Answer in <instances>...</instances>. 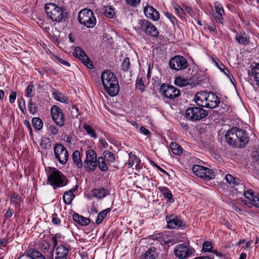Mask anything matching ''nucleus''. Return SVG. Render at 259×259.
Wrapping results in <instances>:
<instances>
[{"instance_id": "1", "label": "nucleus", "mask_w": 259, "mask_h": 259, "mask_svg": "<svg viewBox=\"0 0 259 259\" xmlns=\"http://www.w3.org/2000/svg\"><path fill=\"white\" fill-rule=\"evenodd\" d=\"M225 140L230 146L243 148L248 143L249 137L245 131L233 127L225 134Z\"/></svg>"}, {"instance_id": "2", "label": "nucleus", "mask_w": 259, "mask_h": 259, "mask_svg": "<svg viewBox=\"0 0 259 259\" xmlns=\"http://www.w3.org/2000/svg\"><path fill=\"white\" fill-rule=\"evenodd\" d=\"M101 79L104 88L107 93L111 97L116 96L119 91V85L115 74L110 70L103 71Z\"/></svg>"}, {"instance_id": "3", "label": "nucleus", "mask_w": 259, "mask_h": 259, "mask_svg": "<svg viewBox=\"0 0 259 259\" xmlns=\"http://www.w3.org/2000/svg\"><path fill=\"white\" fill-rule=\"evenodd\" d=\"M194 100L198 106L208 108H214L220 104V100L215 94L206 92L197 93Z\"/></svg>"}, {"instance_id": "4", "label": "nucleus", "mask_w": 259, "mask_h": 259, "mask_svg": "<svg viewBox=\"0 0 259 259\" xmlns=\"http://www.w3.org/2000/svg\"><path fill=\"white\" fill-rule=\"evenodd\" d=\"M45 10L47 16L54 21L60 22L65 19L66 14L65 10L53 3L47 4Z\"/></svg>"}, {"instance_id": "5", "label": "nucleus", "mask_w": 259, "mask_h": 259, "mask_svg": "<svg viewBox=\"0 0 259 259\" xmlns=\"http://www.w3.org/2000/svg\"><path fill=\"white\" fill-rule=\"evenodd\" d=\"M77 19L80 24L88 28L94 27L96 23V19L92 11L84 9L78 14Z\"/></svg>"}, {"instance_id": "6", "label": "nucleus", "mask_w": 259, "mask_h": 259, "mask_svg": "<svg viewBox=\"0 0 259 259\" xmlns=\"http://www.w3.org/2000/svg\"><path fill=\"white\" fill-rule=\"evenodd\" d=\"M67 181V178L58 170L52 171L48 176L47 183L52 186L54 189L66 185Z\"/></svg>"}, {"instance_id": "7", "label": "nucleus", "mask_w": 259, "mask_h": 259, "mask_svg": "<svg viewBox=\"0 0 259 259\" xmlns=\"http://www.w3.org/2000/svg\"><path fill=\"white\" fill-rule=\"evenodd\" d=\"M85 159L84 161L83 167L87 171H94L97 166V157L96 152L92 149L85 152Z\"/></svg>"}, {"instance_id": "8", "label": "nucleus", "mask_w": 259, "mask_h": 259, "mask_svg": "<svg viewBox=\"0 0 259 259\" xmlns=\"http://www.w3.org/2000/svg\"><path fill=\"white\" fill-rule=\"evenodd\" d=\"M207 115V111L200 107H190L186 111V117L192 121L200 120Z\"/></svg>"}, {"instance_id": "9", "label": "nucleus", "mask_w": 259, "mask_h": 259, "mask_svg": "<svg viewBox=\"0 0 259 259\" xmlns=\"http://www.w3.org/2000/svg\"><path fill=\"white\" fill-rule=\"evenodd\" d=\"M169 66L173 70H182L188 67V61L184 57L177 55L170 59Z\"/></svg>"}, {"instance_id": "10", "label": "nucleus", "mask_w": 259, "mask_h": 259, "mask_svg": "<svg viewBox=\"0 0 259 259\" xmlns=\"http://www.w3.org/2000/svg\"><path fill=\"white\" fill-rule=\"evenodd\" d=\"M56 159L62 164H65L68 159L69 154L67 149L62 144L57 143L54 148Z\"/></svg>"}, {"instance_id": "11", "label": "nucleus", "mask_w": 259, "mask_h": 259, "mask_svg": "<svg viewBox=\"0 0 259 259\" xmlns=\"http://www.w3.org/2000/svg\"><path fill=\"white\" fill-rule=\"evenodd\" d=\"M192 170L196 176L206 180L213 179L215 177L212 169L199 165H194Z\"/></svg>"}, {"instance_id": "12", "label": "nucleus", "mask_w": 259, "mask_h": 259, "mask_svg": "<svg viewBox=\"0 0 259 259\" xmlns=\"http://www.w3.org/2000/svg\"><path fill=\"white\" fill-rule=\"evenodd\" d=\"M194 252L193 248L182 243L176 245L174 249L175 255L180 259L186 258Z\"/></svg>"}, {"instance_id": "13", "label": "nucleus", "mask_w": 259, "mask_h": 259, "mask_svg": "<svg viewBox=\"0 0 259 259\" xmlns=\"http://www.w3.org/2000/svg\"><path fill=\"white\" fill-rule=\"evenodd\" d=\"M162 95L166 98L174 99L180 95V91L175 87L163 84L160 88Z\"/></svg>"}, {"instance_id": "14", "label": "nucleus", "mask_w": 259, "mask_h": 259, "mask_svg": "<svg viewBox=\"0 0 259 259\" xmlns=\"http://www.w3.org/2000/svg\"><path fill=\"white\" fill-rule=\"evenodd\" d=\"M51 113L55 123L60 127L63 126L65 120L62 110L57 106H53L51 108Z\"/></svg>"}, {"instance_id": "15", "label": "nucleus", "mask_w": 259, "mask_h": 259, "mask_svg": "<svg viewBox=\"0 0 259 259\" xmlns=\"http://www.w3.org/2000/svg\"><path fill=\"white\" fill-rule=\"evenodd\" d=\"M74 55L81 60L88 68L92 69L93 68L92 62L90 61L88 56L80 47H77L75 48Z\"/></svg>"}, {"instance_id": "16", "label": "nucleus", "mask_w": 259, "mask_h": 259, "mask_svg": "<svg viewBox=\"0 0 259 259\" xmlns=\"http://www.w3.org/2000/svg\"><path fill=\"white\" fill-rule=\"evenodd\" d=\"M144 12L145 16L149 19L154 21H156L159 19V14L158 12L153 7L150 6H147L144 9Z\"/></svg>"}, {"instance_id": "17", "label": "nucleus", "mask_w": 259, "mask_h": 259, "mask_svg": "<svg viewBox=\"0 0 259 259\" xmlns=\"http://www.w3.org/2000/svg\"><path fill=\"white\" fill-rule=\"evenodd\" d=\"M166 220L167 227L169 229H176L180 227L182 225V221L178 217H173L172 215L167 216Z\"/></svg>"}, {"instance_id": "18", "label": "nucleus", "mask_w": 259, "mask_h": 259, "mask_svg": "<svg viewBox=\"0 0 259 259\" xmlns=\"http://www.w3.org/2000/svg\"><path fill=\"white\" fill-rule=\"evenodd\" d=\"M150 22L146 20H140L137 26L135 29L137 33L142 34L143 32L148 35V27L150 26Z\"/></svg>"}, {"instance_id": "19", "label": "nucleus", "mask_w": 259, "mask_h": 259, "mask_svg": "<svg viewBox=\"0 0 259 259\" xmlns=\"http://www.w3.org/2000/svg\"><path fill=\"white\" fill-rule=\"evenodd\" d=\"M69 249L64 245H60L56 247V256L55 259H67Z\"/></svg>"}, {"instance_id": "20", "label": "nucleus", "mask_w": 259, "mask_h": 259, "mask_svg": "<svg viewBox=\"0 0 259 259\" xmlns=\"http://www.w3.org/2000/svg\"><path fill=\"white\" fill-rule=\"evenodd\" d=\"M92 192L93 196L98 199L103 198L108 194V191L104 188L94 189Z\"/></svg>"}, {"instance_id": "21", "label": "nucleus", "mask_w": 259, "mask_h": 259, "mask_svg": "<svg viewBox=\"0 0 259 259\" xmlns=\"http://www.w3.org/2000/svg\"><path fill=\"white\" fill-rule=\"evenodd\" d=\"M26 253L27 256L32 259H46L40 252L33 248L28 249Z\"/></svg>"}, {"instance_id": "22", "label": "nucleus", "mask_w": 259, "mask_h": 259, "mask_svg": "<svg viewBox=\"0 0 259 259\" xmlns=\"http://www.w3.org/2000/svg\"><path fill=\"white\" fill-rule=\"evenodd\" d=\"M73 219L75 222L82 226L87 225L90 223V220L89 219L80 215L76 213L73 214Z\"/></svg>"}, {"instance_id": "23", "label": "nucleus", "mask_w": 259, "mask_h": 259, "mask_svg": "<svg viewBox=\"0 0 259 259\" xmlns=\"http://www.w3.org/2000/svg\"><path fill=\"white\" fill-rule=\"evenodd\" d=\"M74 192V189H71L69 191L64 193L63 199L64 203L66 204L69 205L72 203V201L75 197V195L73 193Z\"/></svg>"}, {"instance_id": "24", "label": "nucleus", "mask_w": 259, "mask_h": 259, "mask_svg": "<svg viewBox=\"0 0 259 259\" xmlns=\"http://www.w3.org/2000/svg\"><path fill=\"white\" fill-rule=\"evenodd\" d=\"M72 159L74 164L77 168H81L83 166L82 162L80 158V152L78 150H75L72 154Z\"/></svg>"}, {"instance_id": "25", "label": "nucleus", "mask_w": 259, "mask_h": 259, "mask_svg": "<svg viewBox=\"0 0 259 259\" xmlns=\"http://www.w3.org/2000/svg\"><path fill=\"white\" fill-rule=\"evenodd\" d=\"M235 39L239 44L246 45L249 43V37L245 33L237 34L235 36Z\"/></svg>"}, {"instance_id": "26", "label": "nucleus", "mask_w": 259, "mask_h": 259, "mask_svg": "<svg viewBox=\"0 0 259 259\" xmlns=\"http://www.w3.org/2000/svg\"><path fill=\"white\" fill-rule=\"evenodd\" d=\"M156 248L154 247L149 248L141 256V259H155L156 256Z\"/></svg>"}, {"instance_id": "27", "label": "nucleus", "mask_w": 259, "mask_h": 259, "mask_svg": "<svg viewBox=\"0 0 259 259\" xmlns=\"http://www.w3.org/2000/svg\"><path fill=\"white\" fill-rule=\"evenodd\" d=\"M102 157L108 163H113L115 160L114 155L109 150L104 151Z\"/></svg>"}, {"instance_id": "28", "label": "nucleus", "mask_w": 259, "mask_h": 259, "mask_svg": "<svg viewBox=\"0 0 259 259\" xmlns=\"http://www.w3.org/2000/svg\"><path fill=\"white\" fill-rule=\"evenodd\" d=\"M172 153L177 155H180L183 153V149L177 143L172 142L170 145Z\"/></svg>"}, {"instance_id": "29", "label": "nucleus", "mask_w": 259, "mask_h": 259, "mask_svg": "<svg viewBox=\"0 0 259 259\" xmlns=\"http://www.w3.org/2000/svg\"><path fill=\"white\" fill-rule=\"evenodd\" d=\"M251 74L257 87H259V63L257 64L251 70Z\"/></svg>"}, {"instance_id": "30", "label": "nucleus", "mask_w": 259, "mask_h": 259, "mask_svg": "<svg viewBox=\"0 0 259 259\" xmlns=\"http://www.w3.org/2000/svg\"><path fill=\"white\" fill-rule=\"evenodd\" d=\"M105 160L102 158V157L100 156L98 157L97 161V165H98L100 169L103 171H106L108 169V164L105 162Z\"/></svg>"}, {"instance_id": "31", "label": "nucleus", "mask_w": 259, "mask_h": 259, "mask_svg": "<svg viewBox=\"0 0 259 259\" xmlns=\"http://www.w3.org/2000/svg\"><path fill=\"white\" fill-rule=\"evenodd\" d=\"M111 210L110 208H108L100 212L97 216V218L96 220V223L97 224H100L101 223L102 221L104 219V218L106 217L107 213L109 212Z\"/></svg>"}, {"instance_id": "32", "label": "nucleus", "mask_w": 259, "mask_h": 259, "mask_svg": "<svg viewBox=\"0 0 259 259\" xmlns=\"http://www.w3.org/2000/svg\"><path fill=\"white\" fill-rule=\"evenodd\" d=\"M158 190L162 193L164 198L168 200L172 198V195L170 191L166 187H160Z\"/></svg>"}, {"instance_id": "33", "label": "nucleus", "mask_w": 259, "mask_h": 259, "mask_svg": "<svg viewBox=\"0 0 259 259\" xmlns=\"http://www.w3.org/2000/svg\"><path fill=\"white\" fill-rule=\"evenodd\" d=\"M175 84L179 87H183L189 84L188 79H186L181 76H177L175 79Z\"/></svg>"}, {"instance_id": "34", "label": "nucleus", "mask_w": 259, "mask_h": 259, "mask_svg": "<svg viewBox=\"0 0 259 259\" xmlns=\"http://www.w3.org/2000/svg\"><path fill=\"white\" fill-rule=\"evenodd\" d=\"M103 12L104 15L109 18H112L114 17L115 12L113 8L111 6H105L103 8Z\"/></svg>"}, {"instance_id": "35", "label": "nucleus", "mask_w": 259, "mask_h": 259, "mask_svg": "<svg viewBox=\"0 0 259 259\" xmlns=\"http://www.w3.org/2000/svg\"><path fill=\"white\" fill-rule=\"evenodd\" d=\"M158 35L159 32L158 31L156 27L150 22V26L148 27V35L152 37H157Z\"/></svg>"}, {"instance_id": "36", "label": "nucleus", "mask_w": 259, "mask_h": 259, "mask_svg": "<svg viewBox=\"0 0 259 259\" xmlns=\"http://www.w3.org/2000/svg\"><path fill=\"white\" fill-rule=\"evenodd\" d=\"M53 96L55 100L60 102L68 103L69 102L68 98L60 92L54 93Z\"/></svg>"}, {"instance_id": "37", "label": "nucleus", "mask_w": 259, "mask_h": 259, "mask_svg": "<svg viewBox=\"0 0 259 259\" xmlns=\"http://www.w3.org/2000/svg\"><path fill=\"white\" fill-rule=\"evenodd\" d=\"M32 124L34 128L40 130L43 126V122L39 117H34L32 119Z\"/></svg>"}, {"instance_id": "38", "label": "nucleus", "mask_w": 259, "mask_h": 259, "mask_svg": "<svg viewBox=\"0 0 259 259\" xmlns=\"http://www.w3.org/2000/svg\"><path fill=\"white\" fill-rule=\"evenodd\" d=\"M40 145L43 149H50L51 147V141L50 139L47 137H42L41 139Z\"/></svg>"}, {"instance_id": "39", "label": "nucleus", "mask_w": 259, "mask_h": 259, "mask_svg": "<svg viewBox=\"0 0 259 259\" xmlns=\"http://www.w3.org/2000/svg\"><path fill=\"white\" fill-rule=\"evenodd\" d=\"M21 201L22 200L19 195L16 193H13L12 195L11 201L16 207L20 205Z\"/></svg>"}, {"instance_id": "40", "label": "nucleus", "mask_w": 259, "mask_h": 259, "mask_svg": "<svg viewBox=\"0 0 259 259\" xmlns=\"http://www.w3.org/2000/svg\"><path fill=\"white\" fill-rule=\"evenodd\" d=\"M83 128L86 131L87 133L93 138L96 139L97 136L95 133L93 128L89 125L84 124L83 125Z\"/></svg>"}, {"instance_id": "41", "label": "nucleus", "mask_w": 259, "mask_h": 259, "mask_svg": "<svg viewBox=\"0 0 259 259\" xmlns=\"http://www.w3.org/2000/svg\"><path fill=\"white\" fill-rule=\"evenodd\" d=\"M243 190V195L245 198L248 199L252 201L253 197L255 196V195L253 192V191L251 189H247V190H245V187H244V189H242Z\"/></svg>"}, {"instance_id": "42", "label": "nucleus", "mask_w": 259, "mask_h": 259, "mask_svg": "<svg viewBox=\"0 0 259 259\" xmlns=\"http://www.w3.org/2000/svg\"><path fill=\"white\" fill-rule=\"evenodd\" d=\"M212 244L208 241H205L202 244V250L205 252H210L212 251Z\"/></svg>"}, {"instance_id": "43", "label": "nucleus", "mask_w": 259, "mask_h": 259, "mask_svg": "<svg viewBox=\"0 0 259 259\" xmlns=\"http://www.w3.org/2000/svg\"><path fill=\"white\" fill-rule=\"evenodd\" d=\"M230 184L232 185L233 187L239 186L240 187V189H244V186L242 184L241 180L238 178L234 177V180H232V182L230 183Z\"/></svg>"}, {"instance_id": "44", "label": "nucleus", "mask_w": 259, "mask_h": 259, "mask_svg": "<svg viewBox=\"0 0 259 259\" xmlns=\"http://www.w3.org/2000/svg\"><path fill=\"white\" fill-rule=\"evenodd\" d=\"M230 184L232 185L233 187L239 186L240 187V189H244V186L242 184L241 180L238 178L234 177V180H232V182L230 183Z\"/></svg>"}, {"instance_id": "45", "label": "nucleus", "mask_w": 259, "mask_h": 259, "mask_svg": "<svg viewBox=\"0 0 259 259\" xmlns=\"http://www.w3.org/2000/svg\"><path fill=\"white\" fill-rule=\"evenodd\" d=\"M28 109L30 113L32 114H34L37 110V108L36 106V105L32 102V100H29V104H28Z\"/></svg>"}, {"instance_id": "46", "label": "nucleus", "mask_w": 259, "mask_h": 259, "mask_svg": "<svg viewBox=\"0 0 259 259\" xmlns=\"http://www.w3.org/2000/svg\"><path fill=\"white\" fill-rule=\"evenodd\" d=\"M211 59L213 63L220 69L221 71L223 70V69H225V66L218 59L212 57Z\"/></svg>"}, {"instance_id": "47", "label": "nucleus", "mask_w": 259, "mask_h": 259, "mask_svg": "<svg viewBox=\"0 0 259 259\" xmlns=\"http://www.w3.org/2000/svg\"><path fill=\"white\" fill-rule=\"evenodd\" d=\"M136 87L137 89L140 90L142 92L144 91L145 87L142 78H138L137 79Z\"/></svg>"}, {"instance_id": "48", "label": "nucleus", "mask_w": 259, "mask_h": 259, "mask_svg": "<svg viewBox=\"0 0 259 259\" xmlns=\"http://www.w3.org/2000/svg\"><path fill=\"white\" fill-rule=\"evenodd\" d=\"M130 66V62L128 58H126L121 64V69L123 71H127Z\"/></svg>"}, {"instance_id": "49", "label": "nucleus", "mask_w": 259, "mask_h": 259, "mask_svg": "<svg viewBox=\"0 0 259 259\" xmlns=\"http://www.w3.org/2000/svg\"><path fill=\"white\" fill-rule=\"evenodd\" d=\"M136 160V156L133 154L132 153H129V159L127 162L128 167L129 168L132 167Z\"/></svg>"}, {"instance_id": "50", "label": "nucleus", "mask_w": 259, "mask_h": 259, "mask_svg": "<svg viewBox=\"0 0 259 259\" xmlns=\"http://www.w3.org/2000/svg\"><path fill=\"white\" fill-rule=\"evenodd\" d=\"M214 7L215 9V13L218 14H224V9L223 6L221 4L218 2L214 3Z\"/></svg>"}, {"instance_id": "51", "label": "nucleus", "mask_w": 259, "mask_h": 259, "mask_svg": "<svg viewBox=\"0 0 259 259\" xmlns=\"http://www.w3.org/2000/svg\"><path fill=\"white\" fill-rule=\"evenodd\" d=\"M48 130L49 132L53 135H56L58 133L59 130L54 124H50Z\"/></svg>"}, {"instance_id": "52", "label": "nucleus", "mask_w": 259, "mask_h": 259, "mask_svg": "<svg viewBox=\"0 0 259 259\" xmlns=\"http://www.w3.org/2000/svg\"><path fill=\"white\" fill-rule=\"evenodd\" d=\"M164 15L167 18L173 25L177 22L176 18L169 12H165Z\"/></svg>"}, {"instance_id": "53", "label": "nucleus", "mask_w": 259, "mask_h": 259, "mask_svg": "<svg viewBox=\"0 0 259 259\" xmlns=\"http://www.w3.org/2000/svg\"><path fill=\"white\" fill-rule=\"evenodd\" d=\"M33 85L32 84L28 85L26 89V96L30 98L33 96L32 95V89Z\"/></svg>"}, {"instance_id": "54", "label": "nucleus", "mask_w": 259, "mask_h": 259, "mask_svg": "<svg viewBox=\"0 0 259 259\" xmlns=\"http://www.w3.org/2000/svg\"><path fill=\"white\" fill-rule=\"evenodd\" d=\"M251 204L256 207H259V195H255L251 201Z\"/></svg>"}, {"instance_id": "55", "label": "nucleus", "mask_w": 259, "mask_h": 259, "mask_svg": "<svg viewBox=\"0 0 259 259\" xmlns=\"http://www.w3.org/2000/svg\"><path fill=\"white\" fill-rule=\"evenodd\" d=\"M174 8L180 16H182V15L184 14V10L178 5L175 4Z\"/></svg>"}, {"instance_id": "56", "label": "nucleus", "mask_w": 259, "mask_h": 259, "mask_svg": "<svg viewBox=\"0 0 259 259\" xmlns=\"http://www.w3.org/2000/svg\"><path fill=\"white\" fill-rule=\"evenodd\" d=\"M126 3L131 6H137L140 2V0H125Z\"/></svg>"}, {"instance_id": "57", "label": "nucleus", "mask_w": 259, "mask_h": 259, "mask_svg": "<svg viewBox=\"0 0 259 259\" xmlns=\"http://www.w3.org/2000/svg\"><path fill=\"white\" fill-rule=\"evenodd\" d=\"M55 58L60 63L64 65L65 66H70V64L68 62L63 60L62 58H60L59 57H55Z\"/></svg>"}, {"instance_id": "58", "label": "nucleus", "mask_w": 259, "mask_h": 259, "mask_svg": "<svg viewBox=\"0 0 259 259\" xmlns=\"http://www.w3.org/2000/svg\"><path fill=\"white\" fill-rule=\"evenodd\" d=\"M16 93L15 92H11L9 97V101L11 103H13L16 99Z\"/></svg>"}, {"instance_id": "59", "label": "nucleus", "mask_w": 259, "mask_h": 259, "mask_svg": "<svg viewBox=\"0 0 259 259\" xmlns=\"http://www.w3.org/2000/svg\"><path fill=\"white\" fill-rule=\"evenodd\" d=\"M221 71L223 72L232 82V78L234 79L233 76L228 69L225 67V69H223V70H221Z\"/></svg>"}, {"instance_id": "60", "label": "nucleus", "mask_w": 259, "mask_h": 259, "mask_svg": "<svg viewBox=\"0 0 259 259\" xmlns=\"http://www.w3.org/2000/svg\"><path fill=\"white\" fill-rule=\"evenodd\" d=\"M252 156L256 161H259V147H258L255 151L252 152Z\"/></svg>"}, {"instance_id": "61", "label": "nucleus", "mask_w": 259, "mask_h": 259, "mask_svg": "<svg viewBox=\"0 0 259 259\" xmlns=\"http://www.w3.org/2000/svg\"><path fill=\"white\" fill-rule=\"evenodd\" d=\"M223 14H222L215 13L214 14V18L217 21L220 23H222V20L223 19Z\"/></svg>"}, {"instance_id": "62", "label": "nucleus", "mask_w": 259, "mask_h": 259, "mask_svg": "<svg viewBox=\"0 0 259 259\" xmlns=\"http://www.w3.org/2000/svg\"><path fill=\"white\" fill-rule=\"evenodd\" d=\"M19 107L21 111H23L24 109L25 108V101L23 98L20 99L19 103Z\"/></svg>"}, {"instance_id": "63", "label": "nucleus", "mask_w": 259, "mask_h": 259, "mask_svg": "<svg viewBox=\"0 0 259 259\" xmlns=\"http://www.w3.org/2000/svg\"><path fill=\"white\" fill-rule=\"evenodd\" d=\"M8 243V240L5 238L0 239V248H2L6 246Z\"/></svg>"}, {"instance_id": "64", "label": "nucleus", "mask_w": 259, "mask_h": 259, "mask_svg": "<svg viewBox=\"0 0 259 259\" xmlns=\"http://www.w3.org/2000/svg\"><path fill=\"white\" fill-rule=\"evenodd\" d=\"M225 179L226 181L230 184L232 182V180H234V177L231 175L228 174L225 177Z\"/></svg>"}]
</instances>
